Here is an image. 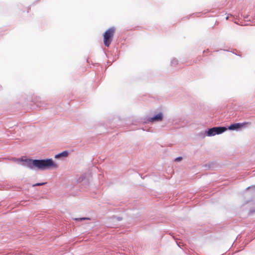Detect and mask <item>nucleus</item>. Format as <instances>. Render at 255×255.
I'll list each match as a JSON object with an SVG mask.
<instances>
[{
  "label": "nucleus",
  "instance_id": "1",
  "mask_svg": "<svg viewBox=\"0 0 255 255\" xmlns=\"http://www.w3.org/2000/svg\"><path fill=\"white\" fill-rule=\"evenodd\" d=\"M22 161H24V166L33 169L37 168L39 169L43 170L50 167L57 168V165L55 163L52 159H41V160H32L27 159L24 160L21 159Z\"/></svg>",
  "mask_w": 255,
  "mask_h": 255
},
{
  "label": "nucleus",
  "instance_id": "2",
  "mask_svg": "<svg viewBox=\"0 0 255 255\" xmlns=\"http://www.w3.org/2000/svg\"><path fill=\"white\" fill-rule=\"evenodd\" d=\"M116 29L111 27L107 29L103 34L104 43L105 46L109 47L113 40V37L115 33Z\"/></svg>",
  "mask_w": 255,
  "mask_h": 255
},
{
  "label": "nucleus",
  "instance_id": "3",
  "mask_svg": "<svg viewBox=\"0 0 255 255\" xmlns=\"http://www.w3.org/2000/svg\"><path fill=\"white\" fill-rule=\"evenodd\" d=\"M227 128L226 127H214L210 128L207 131V135L211 136L220 134L225 131Z\"/></svg>",
  "mask_w": 255,
  "mask_h": 255
},
{
  "label": "nucleus",
  "instance_id": "4",
  "mask_svg": "<svg viewBox=\"0 0 255 255\" xmlns=\"http://www.w3.org/2000/svg\"><path fill=\"white\" fill-rule=\"evenodd\" d=\"M149 120L151 122H153L154 121H161L162 120V115L161 113L158 114L155 117L150 118Z\"/></svg>",
  "mask_w": 255,
  "mask_h": 255
},
{
  "label": "nucleus",
  "instance_id": "5",
  "mask_svg": "<svg viewBox=\"0 0 255 255\" xmlns=\"http://www.w3.org/2000/svg\"><path fill=\"white\" fill-rule=\"evenodd\" d=\"M242 126V125L240 123L234 124L231 125L229 127V129L230 130H234L240 128Z\"/></svg>",
  "mask_w": 255,
  "mask_h": 255
},
{
  "label": "nucleus",
  "instance_id": "6",
  "mask_svg": "<svg viewBox=\"0 0 255 255\" xmlns=\"http://www.w3.org/2000/svg\"><path fill=\"white\" fill-rule=\"evenodd\" d=\"M68 155V152L67 151H64L58 154L55 156L56 158L61 157H67Z\"/></svg>",
  "mask_w": 255,
  "mask_h": 255
},
{
  "label": "nucleus",
  "instance_id": "7",
  "mask_svg": "<svg viewBox=\"0 0 255 255\" xmlns=\"http://www.w3.org/2000/svg\"><path fill=\"white\" fill-rule=\"evenodd\" d=\"M182 158L181 157H179L176 158L175 159V160L176 161H180L182 159Z\"/></svg>",
  "mask_w": 255,
  "mask_h": 255
},
{
  "label": "nucleus",
  "instance_id": "8",
  "mask_svg": "<svg viewBox=\"0 0 255 255\" xmlns=\"http://www.w3.org/2000/svg\"><path fill=\"white\" fill-rule=\"evenodd\" d=\"M45 183H37L35 185H34V186H41V185H44Z\"/></svg>",
  "mask_w": 255,
  "mask_h": 255
},
{
  "label": "nucleus",
  "instance_id": "9",
  "mask_svg": "<svg viewBox=\"0 0 255 255\" xmlns=\"http://www.w3.org/2000/svg\"><path fill=\"white\" fill-rule=\"evenodd\" d=\"M85 219H88V218H81V219H80V220H85Z\"/></svg>",
  "mask_w": 255,
  "mask_h": 255
}]
</instances>
